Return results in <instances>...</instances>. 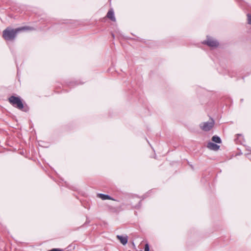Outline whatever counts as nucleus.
<instances>
[{
  "label": "nucleus",
  "instance_id": "11",
  "mask_svg": "<svg viewBox=\"0 0 251 251\" xmlns=\"http://www.w3.org/2000/svg\"><path fill=\"white\" fill-rule=\"evenodd\" d=\"M48 251H62V250L60 249L54 248V249H52L50 250H49Z\"/></svg>",
  "mask_w": 251,
  "mask_h": 251
},
{
  "label": "nucleus",
  "instance_id": "1",
  "mask_svg": "<svg viewBox=\"0 0 251 251\" xmlns=\"http://www.w3.org/2000/svg\"><path fill=\"white\" fill-rule=\"evenodd\" d=\"M31 29L32 28L29 26H24L16 29L7 28L3 30L2 36L5 40L11 41L15 39L19 32L25 30H31Z\"/></svg>",
  "mask_w": 251,
  "mask_h": 251
},
{
  "label": "nucleus",
  "instance_id": "8",
  "mask_svg": "<svg viewBox=\"0 0 251 251\" xmlns=\"http://www.w3.org/2000/svg\"><path fill=\"white\" fill-rule=\"evenodd\" d=\"M98 197L102 200H110L113 201H115L113 198L111 197L110 196L108 195H105L103 194H98Z\"/></svg>",
  "mask_w": 251,
  "mask_h": 251
},
{
  "label": "nucleus",
  "instance_id": "2",
  "mask_svg": "<svg viewBox=\"0 0 251 251\" xmlns=\"http://www.w3.org/2000/svg\"><path fill=\"white\" fill-rule=\"evenodd\" d=\"M9 102L14 107L25 112L28 110L26 106H24L20 97L12 96L8 98Z\"/></svg>",
  "mask_w": 251,
  "mask_h": 251
},
{
  "label": "nucleus",
  "instance_id": "4",
  "mask_svg": "<svg viewBox=\"0 0 251 251\" xmlns=\"http://www.w3.org/2000/svg\"><path fill=\"white\" fill-rule=\"evenodd\" d=\"M203 44H206L210 47H217L219 45V43L217 40L208 36H207V40L203 42Z\"/></svg>",
  "mask_w": 251,
  "mask_h": 251
},
{
  "label": "nucleus",
  "instance_id": "3",
  "mask_svg": "<svg viewBox=\"0 0 251 251\" xmlns=\"http://www.w3.org/2000/svg\"><path fill=\"white\" fill-rule=\"evenodd\" d=\"M215 124L213 119H211L210 121L201 123L200 125L201 129L205 131H209L214 126Z\"/></svg>",
  "mask_w": 251,
  "mask_h": 251
},
{
  "label": "nucleus",
  "instance_id": "6",
  "mask_svg": "<svg viewBox=\"0 0 251 251\" xmlns=\"http://www.w3.org/2000/svg\"><path fill=\"white\" fill-rule=\"evenodd\" d=\"M117 238L118 239L121 243L123 245H125L127 243L128 241V237L127 236H121V235H117Z\"/></svg>",
  "mask_w": 251,
  "mask_h": 251
},
{
  "label": "nucleus",
  "instance_id": "12",
  "mask_svg": "<svg viewBox=\"0 0 251 251\" xmlns=\"http://www.w3.org/2000/svg\"><path fill=\"white\" fill-rule=\"evenodd\" d=\"M112 37H113V38H115V35H114V34L113 33H112Z\"/></svg>",
  "mask_w": 251,
  "mask_h": 251
},
{
  "label": "nucleus",
  "instance_id": "7",
  "mask_svg": "<svg viewBox=\"0 0 251 251\" xmlns=\"http://www.w3.org/2000/svg\"><path fill=\"white\" fill-rule=\"evenodd\" d=\"M106 17L110 19L112 21L115 22L116 18L114 16V13L112 9H110L106 15Z\"/></svg>",
  "mask_w": 251,
  "mask_h": 251
},
{
  "label": "nucleus",
  "instance_id": "10",
  "mask_svg": "<svg viewBox=\"0 0 251 251\" xmlns=\"http://www.w3.org/2000/svg\"><path fill=\"white\" fill-rule=\"evenodd\" d=\"M248 24L251 25V15H248Z\"/></svg>",
  "mask_w": 251,
  "mask_h": 251
},
{
  "label": "nucleus",
  "instance_id": "13",
  "mask_svg": "<svg viewBox=\"0 0 251 251\" xmlns=\"http://www.w3.org/2000/svg\"><path fill=\"white\" fill-rule=\"evenodd\" d=\"M239 136H241L242 135L241 134H238V135Z\"/></svg>",
  "mask_w": 251,
  "mask_h": 251
},
{
  "label": "nucleus",
  "instance_id": "9",
  "mask_svg": "<svg viewBox=\"0 0 251 251\" xmlns=\"http://www.w3.org/2000/svg\"><path fill=\"white\" fill-rule=\"evenodd\" d=\"M212 141L219 144L222 142L221 138L217 135L213 136L212 137Z\"/></svg>",
  "mask_w": 251,
  "mask_h": 251
},
{
  "label": "nucleus",
  "instance_id": "5",
  "mask_svg": "<svg viewBox=\"0 0 251 251\" xmlns=\"http://www.w3.org/2000/svg\"><path fill=\"white\" fill-rule=\"evenodd\" d=\"M207 147L211 150L217 151L219 150L220 146L214 143L209 142L207 145Z\"/></svg>",
  "mask_w": 251,
  "mask_h": 251
}]
</instances>
